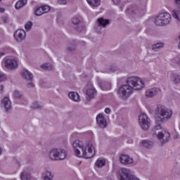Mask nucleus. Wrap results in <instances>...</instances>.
I'll return each instance as SVG.
<instances>
[{
    "mask_svg": "<svg viewBox=\"0 0 180 180\" xmlns=\"http://www.w3.org/2000/svg\"><path fill=\"white\" fill-rule=\"evenodd\" d=\"M2 154V149L0 148V155Z\"/></svg>",
    "mask_w": 180,
    "mask_h": 180,
    "instance_id": "nucleus-47",
    "label": "nucleus"
},
{
    "mask_svg": "<svg viewBox=\"0 0 180 180\" xmlns=\"http://www.w3.org/2000/svg\"><path fill=\"white\" fill-rule=\"evenodd\" d=\"M153 131L154 134L162 144H164V143H167L169 139H171L169 132L162 129V127L160 124L156 125L153 128Z\"/></svg>",
    "mask_w": 180,
    "mask_h": 180,
    "instance_id": "nucleus-3",
    "label": "nucleus"
},
{
    "mask_svg": "<svg viewBox=\"0 0 180 180\" xmlns=\"http://www.w3.org/2000/svg\"><path fill=\"white\" fill-rule=\"evenodd\" d=\"M143 88H144V82L141 79L136 77H129L127 79V84H124L119 88L118 95L122 99H127L133 94V89L140 91Z\"/></svg>",
    "mask_w": 180,
    "mask_h": 180,
    "instance_id": "nucleus-1",
    "label": "nucleus"
},
{
    "mask_svg": "<svg viewBox=\"0 0 180 180\" xmlns=\"http://www.w3.org/2000/svg\"><path fill=\"white\" fill-rule=\"evenodd\" d=\"M128 143H129V144L131 143H133V140L130 139V140L128 141Z\"/></svg>",
    "mask_w": 180,
    "mask_h": 180,
    "instance_id": "nucleus-45",
    "label": "nucleus"
},
{
    "mask_svg": "<svg viewBox=\"0 0 180 180\" xmlns=\"http://www.w3.org/2000/svg\"><path fill=\"white\" fill-rule=\"evenodd\" d=\"M172 16L180 22V8H177L173 11Z\"/></svg>",
    "mask_w": 180,
    "mask_h": 180,
    "instance_id": "nucleus-20",
    "label": "nucleus"
},
{
    "mask_svg": "<svg viewBox=\"0 0 180 180\" xmlns=\"http://www.w3.org/2000/svg\"><path fill=\"white\" fill-rule=\"evenodd\" d=\"M157 116L156 123L158 124L159 122H164V119H169L172 116V111L165 108L163 105H159L156 111Z\"/></svg>",
    "mask_w": 180,
    "mask_h": 180,
    "instance_id": "nucleus-4",
    "label": "nucleus"
},
{
    "mask_svg": "<svg viewBox=\"0 0 180 180\" xmlns=\"http://www.w3.org/2000/svg\"><path fill=\"white\" fill-rule=\"evenodd\" d=\"M5 79H6V76L2 73H0V82L5 81Z\"/></svg>",
    "mask_w": 180,
    "mask_h": 180,
    "instance_id": "nucleus-34",
    "label": "nucleus"
},
{
    "mask_svg": "<svg viewBox=\"0 0 180 180\" xmlns=\"http://www.w3.org/2000/svg\"><path fill=\"white\" fill-rule=\"evenodd\" d=\"M139 124L143 130H147L150 127V122H148V117L146 113H142L139 117Z\"/></svg>",
    "mask_w": 180,
    "mask_h": 180,
    "instance_id": "nucleus-8",
    "label": "nucleus"
},
{
    "mask_svg": "<svg viewBox=\"0 0 180 180\" xmlns=\"http://www.w3.org/2000/svg\"><path fill=\"white\" fill-rule=\"evenodd\" d=\"M96 122L98 124V126H100L103 129H105V127H106V126H108L106 120H105L103 115H102L101 113L98 114L96 116Z\"/></svg>",
    "mask_w": 180,
    "mask_h": 180,
    "instance_id": "nucleus-12",
    "label": "nucleus"
},
{
    "mask_svg": "<svg viewBox=\"0 0 180 180\" xmlns=\"http://www.w3.org/2000/svg\"><path fill=\"white\" fill-rule=\"evenodd\" d=\"M49 157L51 160H64L67 157V152L61 149H53L50 152Z\"/></svg>",
    "mask_w": 180,
    "mask_h": 180,
    "instance_id": "nucleus-6",
    "label": "nucleus"
},
{
    "mask_svg": "<svg viewBox=\"0 0 180 180\" xmlns=\"http://www.w3.org/2000/svg\"><path fill=\"white\" fill-rule=\"evenodd\" d=\"M68 96L70 99H72V101H74V102H79V101H81L79 94H78L77 92L71 91L69 93Z\"/></svg>",
    "mask_w": 180,
    "mask_h": 180,
    "instance_id": "nucleus-17",
    "label": "nucleus"
},
{
    "mask_svg": "<svg viewBox=\"0 0 180 180\" xmlns=\"http://www.w3.org/2000/svg\"><path fill=\"white\" fill-rule=\"evenodd\" d=\"M32 26H33V23H32V22H28L25 25V30L28 31L30 30V29H32Z\"/></svg>",
    "mask_w": 180,
    "mask_h": 180,
    "instance_id": "nucleus-32",
    "label": "nucleus"
},
{
    "mask_svg": "<svg viewBox=\"0 0 180 180\" xmlns=\"http://www.w3.org/2000/svg\"><path fill=\"white\" fill-rule=\"evenodd\" d=\"M20 96H22V94H20V92L15 91L14 92V98H20Z\"/></svg>",
    "mask_w": 180,
    "mask_h": 180,
    "instance_id": "nucleus-35",
    "label": "nucleus"
},
{
    "mask_svg": "<svg viewBox=\"0 0 180 180\" xmlns=\"http://www.w3.org/2000/svg\"><path fill=\"white\" fill-rule=\"evenodd\" d=\"M42 177L44 180H53V176L50 172H46L42 174Z\"/></svg>",
    "mask_w": 180,
    "mask_h": 180,
    "instance_id": "nucleus-24",
    "label": "nucleus"
},
{
    "mask_svg": "<svg viewBox=\"0 0 180 180\" xmlns=\"http://www.w3.org/2000/svg\"><path fill=\"white\" fill-rule=\"evenodd\" d=\"M68 51H72V50L70 48L68 49Z\"/></svg>",
    "mask_w": 180,
    "mask_h": 180,
    "instance_id": "nucleus-46",
    "label": "nucleus"
},
{
    "mask_svg": "<svg viewBox=\"0 0 180 180\" xmlns=\"http://www.w3.org/2000/svg\"><path fill=\"white\" fill-rule=\"evenodd\" d=\"M158 94H161V89L153 88L152 89L147 90L146 95L148 98H153L155 96V95H158Z\"/></svg>",
    "mask_w": 180,
    "mask_h": 180,
    "instance_id": "nucleus-14",
    "label": "nucleus"
},
{
    "mask_svg": "<svg viewBox=\"0 0 180 180\" xmlns=\"http://www.w3.org/2000/svg\"><path fill=\"white\" fill-rule=\"evenodd\" d=\"M41 68H42V70H45L47 71H51V70H53V65L50 63H44L42 65H41Z\"/></svg>",
    "mask_w": 180,
    "mask_h": 180,
    "instance_id": "nucleus-26",
    "label": "nucleus"
},
{
    "mask_svg": "<svg viewBox=\"0 0 180 180\" xmlns=\"http://www.w3.org/2000/svg\"><path fill=\"white\" fill-rule=\"evenodd\" d=\"M49 11H50V6L45 5L37 8L34 13L37 16H41L44 13H47Z\"/></svg>",
    "mask_w": 180,
    "mask_h": 180,
    "instance_id": "nucleus-11",
    "label": "nucleus"
},
{
    "mask_svg": "<svg viewBox=\"0 0 180 180\" xmlns=\"http://www.w3.org/2000/svg\"><path fill=\"white\" fill-rule=\"evenodd\" d=\"M86 94L87 95L86 100L91 101V99H94L96 96V90L94 86H91L90 88L87 89Z\"/></svg>",
    "mask_w": 180,
    "mask_h": 180,
    "instance_id": "nucleus-13",
    "label": "nucleus"
},
{
    "mask_svg": "<svg viewBox=\"0 0 180 180\" xmlns=\"http://www.w3.org/2000/svg\"><path fill=\"white\" fill-rule=\"evenodd\" d=\"M1 103L3 106L6 109V112H8L9 109H11V100H9V98L6 97L1 101Z\"/></svg>",
    "mask_w": 180,
    "mask_h": 180,
    "instance_id": "nucleus-18",
    "label": "nucleus"
},
{
    "mask_svg": "<svg viewBox=\"0 0 180 180\" xmlns=\"http://www.w3.org/2000/svg\"><path fill=\"white\" fill-rule=\"evenodd\" d=\"M171 77H173V81H174V84L180 83V75L172 73Z\"/></svg>",
    "mask_w": 180,
    "mask_h": 180,
    "instance_id": "nucleus-27",
    "label": "nucleus"
},
{
    "mask_svg": "<svg viewBox=\"0 0 180 180\" xmlns=\"http://www.w3.org/2000/svg\"><path fill=\"white\" fill-rule=\"evenodd\" d=\"M141 144L143 147H146V148H153V142L150 141L143 140L141 141Z\"/></svg>",
    "mask_w": 180,
    "mask_h": 180,
    "instance_id": "nucleus-23",
    "label": "nucleus"
},
{
    "mask_svg": "<svg viewBox=\"0 0 180 180\" xmlns=\"http://www.w3.org/2000/svg\"><path fill=\"white\" fill-rule=\"evenodd\" d=\"M174 2L177 6H180V0H174Z\"/></svg>",
    "mask_w": 180,
    "mask_h": 180,
    "instance_id": "nucleus-39",
    "label": "nucleus"
},
{
    "mask_svg": "<svg viewBox=\"0 0 180 180\" xmlns=\"http://www.w3.org/2000/svg\"><path fill=\"white\" fill-rule=\"evenodd\" d=\"M72 147L76 157H79V158L82 157L79 150H82V155L84 158H92V157L95 156L96 153L95 150V147L91 142L88 143L84 148V143H82V141L79 140H75L72 143Z\"/></svg>",
    "mask_w": 180,
    "mask_h": 180,
    "instance_id": "nucleus-2",
    "label": "nucleus"
},
{
    "mask_svg": "<svg viewBox=\"0 0 180 180\" xmlns=\"http://www.w3.org/2000/svg\"><path fill=\"white\" fill-rule=\"evenodd\" d=\"M58 3L60 5H65V4H67V0H58Z\"/></svg>",
    "mask_w": 180,
    "mask_h": 180,
    "instance_id": "nucleus-36",
    "label": "nucleus"
},
{
    "mask_svg": "<svg viewBox=\"0 0 180 180\" xmlns=\"http://www.w3.org/2000/svg\"><path fill=\"white\" fill-rule=\"evenodd\" d=\"M21 75L25 78V79H27V81H32L33 79V74L30 72L29 70L24 69L21 72Z\"/></svg>",
    "mask_w": 180,
    "mask_h": 180,
    "instance_id": "nucleus-16",
    "label": "nucleus"
},
{
    "mask_svg": "<svg viewBox=\"0 0 180 180\" xmlns=\"http://www.w3.org/2000/svg\"><path fill=\"white\" fill-rule=\"evenodd\" d=\"M104 112H105V113H110V109H109V108H105V110H104Z\"/></svg>",
    "mask_w": 180,
    "mask_h": 180,
    "instance_id": "nucleus-41",
    "label": "nucleus"
},
{
    "mask_svg": "<svg viewBox=\"0 0 180 180\" xmlns=\"http://www.w3.org/2000/svg\"><path fill=\"white\" fill-rule=\"evenodd\" d=\"M103 91H109L111 88L110 83H104L100 85Z\"/></svg>",
    "mask_w": 180,
    "mask_h": 180,
    "instance_id": "nucleus-28",
    "label": "nucleus"
},
{
    "mask_svg": "<svg viewBox=\"0 0 180 180\" xmlns=\"http://www.w3.org/2000/svg\"><path fill=\"white\" fill-rule=\"evenodd\" d=\"M112 2L115 5H119V4H120V0H112Z\"/></svg>",
    "mask_w": 180,
    "mask_h": 180,
    "instance_id": "nucleus-38",
    "label": "nucleus"
},
{
    "mask_svg": "<svg viewBox=\"0 0 180 180\" xmlns=\"http://www.w3.org/2000/svg\"><path fill=\"white\" fill-rule=\"evenodd\" d=\"M26 4H27V0H20L15 4V9H20V8L25 6Z\"/></svg>",
    "mask_w": 180,
    "mask_h": 180,
    "instance_id": "nucleus-19",
    "label": "nucleus"
},
{
    "mask_svg": "<svg viewBox=\"0 0 180 180\" xmlns=\"http://www.w3.org/2000/svg\"><path fill=\"white\" fill-rule=\"evenodd\" d=\"M27 86H28V88H33V86H34V84L33 82L28 83Z\"/></svg>",
    "mask_w": 180,
    "mask_h": 180,
    "instance_id": "nucleus-37",
    "label": "nucleus"
},
{
    "mask_svg": "<svg viewBox=\"0 0 180 180\" xmlns=\"http://www.w3.org/2000/svg\"><path fill=\"white\" fill-rule=\"evenodd\" d=\"M32 108L33 109H40V108H41V106L40 105H39V103L37 102H35L32 104Z\"/></svg>",
    "mask_w": 180,
    "mask_h": 180,
    "instance_id": "nucleus-33",
    "label": "nucleus"
},
{
    "mask_svg": "<svg viewBox=\"0 0 180 180\" xmlns=\"http://www.w3.org/2000/svg\"><path fill=\"white\" fill-rule=\"evenodd\" d=\"M120 180H140L134 175H130V170L126 168H121L119 171Z\"/></svg>",
    "mask_w": 180,
    "mask_h": 180,
    "instance_id": "nucleus-7",
    "label": "nucleus"
},
{
    "mask_svg": "<svg viewBox=\"0 0 180 180\" xmlns=\"http://www.w3.org/2000/svg\"><path fill=\"white\" fill-rule=\"evenodd\" d=\"M97 22H98V25H100L101 26H106L109 25V20L103 19V18H98L97 20Z\"/></svg>",
    "mask_w": 180,
    "mask_h": 180,
    "instance_id": "nucleus-22",
    "label": "nucleus"
},
{
    "mask_svg": "<svg viewBox=\"0 0 180 180\" xmlns=\"http://www.w3.org/2000/svg\"><path fill=\"white\" fill-rule=\"evenodd\" d=\"M6 68L8 70H15V68H18V60L15 59H7L5 60Z\"/></svg>",
    "mask_w": 180,
    "mask_h": 180,
    "instance_id": "nucleus-9",
    "label": "nucleus"
},
{
    "mask_svg": "<svg viewBox=\"0 0 180 180\" xmlns=\"http://www.w3.org/2000/svg\"><path fill=\"white\" fill-rule=\"evenodd\" d=\"M89 5L91 6H99L101 5V0H86Z\"/></svg>",
    "mask_w": 180,
    "mask_h": 180,
    "instance_id": "nucleus-25",
    "label": "nucleus"
},
{
    "mask_svg": "<svg viewBox=\"0 0 180 180\" xmlns=\"http://www.w3.org/2000/svg\"><path fill=\"white\" fill-rule=\"evenodd\" d=\"M171 22V14L169 13H162L155 19V23L157 26H164Z\"/></svg>",
    "mask_w": 180,
    "mask_h": 180,
    "instance_id": "nucleus-5",
    "label": "nucleus"
},
{
    "mask_svg": "<svg viewBox=\"0 0 180 180\" xmlns=\"http://www.w3.org/2000/svg\"><path fill=\"white\" fill-rule=\"evenodd\" d=\"M20 178L21 180H30V174L22 172Z\"/></svg>",
    "mask_w": 180,
    "mask_h": 180,
    "instance_id": "nucleus-29",
    "label": "nucleus"
},
{
    "mask_svg": "<svg viewBox=\"0 0 180 180\" xmlns=\"http://www.w3.org/2000/svg\"><path fill=\"white\" fill-rule=\"evenodd\" d=\"M2 20H3L4 23H6V22H8V18L6 17H4L2 18Z\"/></svg>",
    "mask_w": 180,
    "mask_h": 180,
    "instance_id": "nucleus-40",
    "label": "nucleus"
},
{
    "mask_svg": "<svg viewBox=\"0 0 180 180\" xmlns=\"http://www.w3.org/2000/svg\"><path fill=\"white\" fill-rule=\"evenodd\" d=\"M4 12H5V8H0V13H4Z\"/></svg>",
    "mask_w": 180,
    "mask_h": 180,
    "instance_id": "nucleus-42",
    "label": "nucleus"
},
{
    "mask_svg": "<svg viewBox=\"0 0 180 180\" xmlns=\"http://www.w3.org/2000/svg\"><path fill=\"white\" fill-rule=\"evenodd\" d=\"M106 164V161L103 158H99L96 162V167L97 168H102Z\"/></svg>",
    "mask_w": 180,
    "mask_h": 180,
    "instance_id": "nucleus-21",
    "label": "nucleus"
},
{
    "mask_svg": "<svg viewBox=\"0 0 180 180\" xmlns=\"http://www.w3.org/2000/svg\"><path fill=\"white\" fill-rule=\"evenodd\" d=\"M2 56H5V53H0V57H2Z\"/></svg>",
    "mask_w": 180,
    "mask_h": 180,
    "instance_id": "nucleus-44",
    "label": "nucleus"
},
{
    "mask_svg": "<svg viewBox=\"0 0 180 180\" xmlns=\"http://www.w3.org/2000/svg\"><path fill=\"white\" fill-rule=\"evenodd\" d=\"M161 47H164V44L157 43L152 46V49L154 51H157V49H161Z\"/></svg>",
    "mask_w": 180,
    "mask_h": 180,
    "instance_id": "nucleus-30",
    "label": "nucleus"
},
{
    "mask_svg": "<svg viewBox=\"0 0 180 180\" xmlns=\"http://www.w3.org/2000/svg\"><path fill=\"white\" fill-rule=\"evenodd\" d=\"M120 161L122 164H131L133 162V158H130V156L127 155H122L120 157Z\"/></svg>",
    "mask_w": 180,
    "mask_h": 180,
    "instance_id": "nucleus-15",
    "label": "nucleus"
},
{
    "mask_svg": "<svg viewBox=\"0 0 180 180\" xmlns=\"http://www.w3.org/2000/svg\"><path fill=\"white\" fill-rule=\"evenodd\" d=\"M14 37L17 41H22L26 37V32L23 30H18L14 33Z\"/></svg>",
    "mask_w": 180,
    "mask_h": 180,
    "instance_id": "nucleus-10",
    "label": "nucleus"
},
{
    "mask_svg": "<svg viewBox=\"0 0 180 180\" xmlns=\"http://www.w3.org/2000/svg\"><path fill=\"white\" fill-rule=\"evenodd\" d=\"M80 20H79V18H78L77 17H74L72 19V23L73 25H78L80 23Z\"/></svg>",
    "mask_w": 180,
    "mask_h": 180,
    "instance_id": "nucleus-31",
    "label": "nucleus"
},
{
    "mask_svg": "<svg viewBox=\"0 0 180 180\" xmlns=\"http://www.w3.org/2000/svg\"><path fill=\"white\" fill-rule=\"evenodd\" d=\"M0 91H1V92H4V86L3 85L0 86Z\"/></svg>",
    "mask_w": 180,
    "mask_h": 180,
    "instance_id": "nucleus-43",
    "label": "nucleus"
}]
</instances>
